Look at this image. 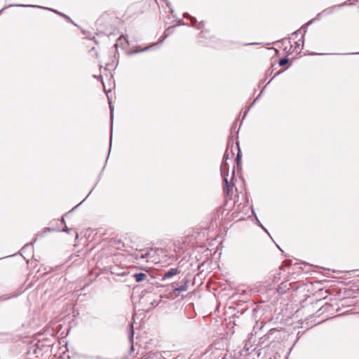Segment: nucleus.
Masks as SVG:
<instances>
[{
  "label": "nucleus",
  "mask_w": 359,
  "mask_h": 359,
  "mask_svg": "<svg viewBox=\"0 0 359 359\" xmlns=\"http://www.w3.org/2000/svg\"><path fill=\"white\" fill-rule=\"evenodd\" d=\"M242 158H225L220 166L221 175L224 182L225 196L232 198L234 191H237L234 184L235 165L238 170L241 168Z\"/></svg>",
  "instance_id": "f257e3e1"
},
{
  "label": "nucleus",
  "mask_w": 359,
  "mask_h": 359,
  "mask_svg": "<svg viewBox=\"0 0 359 359\" xmlns=\"http://www.w3.org/2000/svg\"><path fill=\"white\" fill-rule=\"evenodd\" d=\"M349 1L350 0L344 1L342 4H337V5H335V6H331V7L324 9L323 11H321L316 15V19H317L318 20H320L323 17H325V16H327V15H331L332 13H333L337 8H340L344 6L352 5L351 3H349Z\"/></svg>",
  "instance_id": "f03ea898"
},
{
  "label": "nucleus",
  "mask_w": 359,
  "mask_h": 359,
  "mask_svg": "<svg viewBox=\"0 0 359 359\" xmlns=\"http://www.w3.org/2000/svg\"><path fill=\"white\" fill-rule=\"evenodd\" d=\"M230 155H231V157H241V151L238 142H236V146H233V144L230 146V143L228 142L223 157H230Z\"/></svg>",
  "instance_id": "7ed1b4c3"
},
{
  "label": "nucleus",
  "mask_w": 359,
  "mask_h": 359,
  "mask_svg": "<svg viewBox=\"0 0 359 359\" xmlns=\"http://www.w3.org/2000/svg\"><path fill=\"white\" fill-rule=\"evenodd\" d=\"M170 29V27H168L166 29V31L165 32V36H164V38L160 39L157 43H154L151 46H146L144 48H139L138 47H137L135 50H133L132 51V53H142V52L147 51V50H150L152 47L158 46V45L162 43L163 41H164V39L169 35V33L166 34V32H168V30Z\"/></svg>",
  "instance_id": "20e7f679"
},
{
  "label": "nucleus",
  "mask_w": 359,
  "mask_h": 359,
  "mask_svg": "<svg viewBox=\"0 0 359 359\" xmlns=\"http://www.w3.org/2000/svg\"><path fill=\"white\" fill-rule=\"evenodd\" d=\"M111 273L112 274L118 276H124L128 273L127 269H124L123 268H121L118 266H114L110 268Z\"/></svg>",
  "instance_id": "39448f33"
},
{
  "label": "nucleus",
  "mask_w": 359,
  "mask_h": 359,
  "mask_svg": "<svg viewBox=\"0 0 359 359\" xmlns=\"http://www.w3.org/2000/svg\"><path fill=\"white\" fill-rule=\"evenodd\" d=\"M180 273V270L177 268H172L170 269L167 272H165L162 277V280H165L172 278V276L177 275Z\"/></svg>",
  "instance_id": "423d86ee"
},
{
  "label": "nucleus",
  "mask_w": 359,
  "mask_h": 359,
  "mask_svg": "<svg viewBox=\"0 0 359 359\" xmlns=\"http://www.w3.org/2000/svg\"><path fill=\"white\" fill-rule=\"evenodd\" d=\"M199 38L200 39H208V38H210L209 36V32L208 30H202L201 32V33L199 34ZM201 42H203V41H201ZM203 43L207 45V46H213L214 44H213V41L211 40V39H210V40L208 41H203Z\"/></svg>",
  "instance_id": "0eeeda50"
},
{
  "label": "nucleus",
  "mask_w": 359,
  "mask_h": 359,
  "mask_svg": "<svg viewBox=\"0 0 359 359\" xmlns=\"http://www.w3.org/2000/svg\"><path fill=\"white\" fill-rule=\"evenodd\" d=\"M128 45V42L127 39L123 35H121L117 39L116 43L114 44V47L117 48L118 46H121L123 48H126Z\"/></svg>",
  "instance_id": "6e6552de"
},
{
  "label": "nucleus",
  "mask_w": 359,
  "mask_h": 359,
  "mask_svg": "<svg viewBox=\"0 0 359 359\" xmlns=\"http://www.w3.org/2000/svg\"><path fill=\"white\" fill-rule=\"evenodd\" d=\"M109 102L110 118H111V123H110V148H111V143H112V122H113V118H114V106L112 105L109 99Z\"/></svg>",
  "instance_id": "1a4fd4ad"
},
{
  "label": "nucleus",
  "mask_w": 359,
  "mask_h": 359,
  "mask_svg": "<svg viewBox=\"0 0 359 359\" xmlns=\"http://www.w3.org/2000/svg\"><path fill=\"white\" fill-rule=\"evenodd\" d=\"M36 8H43V9H46V10H49V11H51L52 12L55 13H57L59 15L63 17L65 19H66L68 22H70L72 23H74L73 21L72 20V19L67 16V15L62 13H60L59 11H57V10H55V9H53V8H46V7H43V6H37L36 5Z\"/></svg>",
  "instance_id": "9d476101"
},
{
  "label": "nucleus",
  "mask_w": 359,
  "mask_h": 359,
  "mask_svg": "<svg viewBox=\"0 0 359 359\" xmlns=\"http://www.w3.org/2000/svg\"><path fill=\"white\" fill-rule=\"evenodd\" d=\"M183 17L184 18H187V19H189L190 20V26L191 27H196V25H197V19L194 17V16H191L189 13H184L183 14Z\"/></svg>",
  "instance_id": "9b49d317"
},
{
  "label": "nucleus",
  "mask_w": 359,
  "mask_h": 359,
  "mask_svg": "<svg viewBox=\"0 0 359 359\" xmlns=\"http://www.w3.org/2000/svg\"><path fill=\"white\" fill-rule=\"evenodd\" d=\"M12 6H19V7H36V6H34V5H31V4H9L8 6H5L3 8H1L0 10V14L1 13V12L8 8H10V7H12Z\"/></svg>",
  "instance_id": "f8f14e48"
},
{
  "label": "nucleus",
  "mask_w": 359,
  "mask_h": 359,
  "mask_svg": "<svg viewBox=\"0 0 359 359\" xmlns=\"http://www.w3.org/2000/svg\"><path fill=\"white\" fill-rule=\"evenodd\" d=\"M133 277L137 283L142 282L147 278V275L144 273H135Z\"/></svg>",
  "instance_id": "ddd939ff"
},
{
  "label": "nucleus",
  "mask_w": 359,
  "mask_h": 359,
  "mask_svg": "<svg viewBox=\"0 0 359 359\" xmlns=\"http://www.w3.org/2000/svg\"><path fill=\"white\" fill-rule=\"evenodd\" d=\"M289 287L286 283H282L277 288L278 293H284L286 290H289Z\"/></svg>",
  "instance_id": "4468645a"
},
{
  "label": "nucleus",
  "mask_w": 359,
  "mask_h": 359,
  "mask_svg": "<svg viewBox=\"0 0 359 359\" xmlns=\"http://www.w3.org/2000/svg\"><path fill=\"white\" fill-rule=\"evenodd\" d=\"M149 256H150L149 252H143L141 251L136 255V259H147Z\"/></svg>",
  "instance_id": "2eb2a0df"
},
{
  "label": "nucleus",
  "mask_w": 359,
  "mask_h": 359,
  "mask_svg": "<svg viewBox=\"0 0 359 359\" xmlns=\"http://www.w3.org/2000/svg\"><path fill=\"white\" fill-rule=\"evenodd\" d=\"M289 62H290V59L287 57H284L279 60L278 64L280 66L283 67V66L286 65L287 64H288Z\"/></svg>",
  "instance_id": "dca6fc26"
},
{
  "label": "nucleus",
  "mask_w": 359,
  "mask_h": 359,
  "mask_svg": "<svg viewBox=\"0 0 359 359\" xmlns=\"http://www.w3.org/2000/svg\"><path fill=\"white\" fill-rule=\"evenodd\" d=\"M306 33V30H304V34L302 35V38L300 40L296 41L294 43V46H295V48H299V46H300V41H302V46H304V34Z\"/></svg>",
  "instance_id": "f3484780"
},
{
  "label": "nucleus",
  "mask_w": 359,
  "mask_h": 359,
  "mask_svg": "<svg viewBox=\"0 0 359 359\" xmlns=\"http://www.w3.org/2000/svg\"><path fill=\"white\" fill-rule=\"evenodd\" d=\"M109 18L108 15H102L98 20H97V24L101 25L102 24V22L105 20H107V19Z\"/></svg>",
  "instance_id": "a211bd4d"
},
{
  "label": "nucleus",
  "mask_w": 359,
  "mask_h": 359,
  "mask_svg": "<svg viewBox=\"0 0 359 359\" xmlns=\"http://www.w3.org/2000/svg\"><path fill=\"white\" fill-rule=\"evenodd\" d=\"M236 126H237V121H236L232 125L231 128V133H235L236 134H238V130L239 128L237 130L236 129Z\"/></svg>",
  "instance_id": "6ab92c4d"
},
{
  "label": "nucleus",
  "mask_w": 359,
  "mask_h": 359,
  "mask_svg": "<svg viewBox=\"0 0 359 359\" xmlns=\"http://www.w3.org/2000/svg\"><path fill=\"white\" fill-rule=\"evenodd\" d=\"M204 25H205V22L201 21L199 23L197 24V25H196V28L197 29H201L202 31V30H204L203 29Z\"/></svg>",
  "instance_id": "aec40b11"
},
{
  "label": "nucleus",
  "mask_w": 359,
  "mask_h": 359,
  "mask_svg": "<svg viewBox=\"0 0 359 359\" xmlns=\"http://www.w3.org/2000/svg\"><path fill=\"white\" fill-rule=\"evenodd\" d=\"M133 334H134L133 325V324H131L130 325V334H129L130 341L131 342H133Z\"/></svg>",
  "instance_id": "412c9836"
},
{
  "label": "nucleus",
  "mask_w": 359,
  "mask_h": 359,
  "mask_svg": "<svg viewBox=\"0 0 359 359\" xmlns=\"http://www.w3.org/2000/svg\"><path fill=\"white\" fill-rule=\"evenodd\" d=\"M186 290H187L186 285H181L178 287L175 288V290L178 291V292H183V291H185Z\"/></svg>",
  "instance_id": "4be33fe9"
},
{
  "label": "nucleus",
  "mask_w": 359,
  "mask_h": 359,
  "mask_svg": "<svg viewBox=\"0 0 359 359\" xmlns=\"http://www.w3.org/2000/svg\"><path fill=\"white\" fill-rule=\"evenodd\" d=\"M285 70L284 69H280L279 70L278 72H277L274 76L271 79V80L268 82L267 84L270 83V82L272 81V79H273L276 76L278 75H280V74H282Z\"/></svg>",
  "instance_id": "5701e85b"
},
{
  "label": "nucleus",
  "mask_w": 359,
  "mask_h": 359,
  "mask_svg": "<svg viewBox=\"0 0 359 359\" xmlns=\"http://www.w3.org/2000/svg\"><path fill=\"white\" fill-rule=\"evenodd\" d=\"M315 20H317V19H316V18H313V19H312V20H309V22H307L306 23H305V24L302 26V27H308L309 25H311V24H312Z\"/></svg>",
  "instance_id": "b1692460"
},
{
  "label": "nucleus",
  "mask_w": 359,
  "mask_h": 359,
  "mask_svg": "<svg viewBox=\"0 0 359 359\" xmlns=\"http://www.w3.org/2000/svg\"><path fill=\"white\" fill-rule=\"evenodd\" d=\"M180 25H188V24L185 23L182 20H180L176 26H180Z\"/></svg>",
  "instance_id": "393cba45"
},
{
  "label": "nucleus",
  "mask_w": 359,
  "mask_h": 359,
  "mask_svg": "<svg viewBox=\"0 0 359 359\" xmlns=\"http://www.w3.org/2000/svg\"><path fill=\"white\" fill-rule=\"evenodd\" d=\"M300 33H301V29H298V30H297V31L294 32L292 34V36H294H294H297Z\"/></svg>",
  "instance_id": "a878e982"
},
{
  "label": "nucleus",
  "mask_w": 359,
  "mask_h": 359,
  "mask_svg": "<svg viewBox=\"0 0 359 359\" xmlns=\"http://www.w3.org/2000/svg\"><path fill=\"white\" fill-rule=\"evenodd\" d=\"M262 92H263V90L261 91V93H260V94L259 95V96L253 100V102H252V106L253 104H255V103L257 101V100L259 99V97L260 95L262 93Z\"/></svg>",
  "instance_id": "bb28decb"
},
{
  "label": "nucleus",
  "mask_w": 359,
  "mask_h": 359,
  "mask_svg": "<svg viewBox=\"0 0 359 359\" xmlns=\"http://www.w3.org/2000/svg\"><path fill=\"white\" fill-rule=\"evenodd\" d=\"M257 44H259V43H255V42H253V43H245L244 44L245 46H254V45H257Z\"/></svg>",
  "instance_id": "cd10ccee"
},
{
  "label": "nucleus",
  "mask_w": 359,
  "mask_h": 359,
  "mask_svg": "<svg viewBox=\"0 0 359 359\" xmlns=\"http://www.w3.org/2000/svg\"><path fill=\"white\" fill-rule=\"evenodd\" d=\"M257 223H258V224H259L260 226H262V229H264V231H265L266 232H267L266 229H265L264 228V226L262 225V224L260 223V222H259V220H257Z\"/></svg>",
  "instance_id": "c85d7f7f"
},
{
  "label": "nucleus",
  "mask_w": 359,
  "mask_h": 359,
  "mask_svg": "<svg viewBox=\"0 0 359 359\" xmlns=\"http://www.w3.org/2000/svg\"><path fill=\"white\" fill-rule=\"evenodd\" d=\"M163 1L165 2L167 6H168V7L170 6V3L168 0H163Z\"/></svg>",
  "instance_id": "c756f323"
},
{
  "label": "nucleus",
  "mask_w": 359,
  "mask_h": 359,
  "mask_svg": "<svg viewBox=\"0 0 359 359\" xmlns=\"http://www.w3.org/2000/svg\"><path fill=\"white\" fill-rule=\"evenodd\" d=\"M272 71H271L270 69L267 70V72H266V75L268 76V75H270L271 74Z\"/></svg>",
  "instance_id": "7c9ffc66"
},
{
  "label": "nucleus",
  "mask_w": 359,
  "mask_h": 359,
  "mask_svg": "<svg viewBox=\"0 0 359 359\" xmlns=\"http://www.w3.org/2000/svg\"><path fill=\"white\" fill-rule=\"evenodd\" d=\"M310 55H324V53H311Z\"/></svg>",
  "instance_id": "2f4dec72"
},
{
  "label": "nucleus",
  "mask_w": 359,
  "mask_h": 359,
  "mask_svg": "<svg viewBox=\"0 0 359 359\" xmlns=\"http://www.w3.org/2000/svg\"><path fill=\"white\" fill-rule=\"evenodd\" d=\"M107 34H112V32L111 30L108 31L107 29L105 30Z\"/></svg>",
  "instance_id": "473e14b6"
},
{
  "label": "nucleus",
  "mask_w": 359,
  "mask_h": 359,
  "mask_svg": "<svg viewBox=\"0 0 359 359\" xmlns=\"http://www.w3.org/2000/svg\"><path fill=\"white\" fill-rule=\"evenodd\" d=\"M95 77L97 78V79H102V76H95Z\"/></svg>",
  "instance_id": "72a5a7b5"
},
{
  "label": "nucleus",
  "mask_w": 359,
  "mask_h": 359,
  "mask_svg": "<svg viewBox=\"0 0 359 359\" xmlns=\"http://www.w3.org/2000/svg\"><path fill=\"white\" fill-rule=\"evenodd\" d=\"M285 40H286V38L283 39L281 41H277V42H278H278H283V41H285Z\"/></svg>",
  "instance_id": "f704fd0d"
},
{
  "label": "nucleus",
  "mask_w": 359,
  "mask_h": 359,
  "mask_svg": "<svg viewBox=\"0 0 359 359\" xmlns=\"http://www.w3.org/2000/svg\"><path fill=\"white\" fill-rule=\"evenodd\" d=\"M264 81H265V80H262V81L259 82V85H261V84L264 83Z\"/></svg>",
  "instance_id": "c9c22d12"
},
{
  "label": "nucleus",
  "mask_w": 359,
  "mask_h": 359,
  "mask_svg": "<svg viewBox=\"0 0 359 359\" xmlns=\"http://www.w3.org/2000/svg\"><path fill=\"white\" fill-rule=\"evenodd\" d=\"M62 231H68V229H67V227H65Z\"/></svg>",
  "instance_id": "e433bc0d"
},
{
  "label": "nucleus",
  "mask_w": 359,
  "mask_h": 359,
  "mask_svg": "<svg viewBox=\"0 0 359 359\" xmlns=\"http://www.w3.org/2000/svg\"><path fill=\"white\" fill-rule=\"evenodd\" d=\"M247 113H248V111H246L245 112V114H244V117L246 116Z\"/></svg>",
  "instance_id": "4c0bfd02"
},
{
  "label": "nucleus",
  "mask_w": 359,
  "mask_h": 359,
  "mask_svg": "<svg viewBox=\"0 0 359 359\" xmlns=\"http://www.w3.org/2000/svg\"><path fill=\"white\" fill-rule=\"evenodd\" d=\"M95 50V48H92L91 51Z\"/></svg>",
  "instance_id": "58836bf2"
},
{
  "label": "nucleus",
  "mask_w": 359,
  "mask_h": 359,
  "mask_svg": "<svg viewBox=\"0 0 359 359\" xmlns=\"http://www.w3.org/2000/svg\"><path fill=\"white\" fill-rule=\"evenodd\" d=\"M109 152H110V151H109V154H108L107 158H109Z\"/></svg>",
  "instance_id": "ea45409f"
}]
</instances>
